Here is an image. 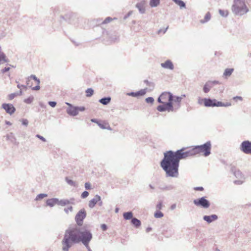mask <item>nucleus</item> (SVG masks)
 Masks as SVG:
<instances>
[{
  "label": "nucleus",
  "instance_id": "55",
  "mask_svg": "<svg viewBox=\"0 0 251 251\" xmlns=\"http://www.w3.org/2000/svg\"><path fill=\"white\" fill-rule=\"evenodd\" d=\"M9 70H10V68L9 67H5L4 68L2 69L1 70V72L2 73H5V72H8V71H9Z\"/></svg>",
  "mask_w": 251,
  "mask_h": 251
},
{
  "label": "nucleus",
  "instance_id": "23",
  "mask_svg": "<svg viewBox=\"0 0 251 251\" xmlns=\"http://www.w3.org/2000/svg\"><path fill=\"white\" fill-rule=\"evenodd\" d=\"M111 100V97H107L100 99V100H99V101L103 105H107L108 103H110Z\"/></svg>",
  "mask_w": 251,
  "mask_h": 251
},
{
  "label": "nucleus",
  "instance_id": "24",
  "mask_svg": "<svg viewBox=\"0 0 251 251\" xmlns=\"http://www.w3.org/2000/svg\"><path fill=\"white\" fill-rule=\"evenodd\" d=\"M234 71V69L233 68H227L225 69L224 74L223 76H225L226 77L230 76L232 73Z\"/></svg>",
  "mask_w": 251,
  "mask_h": 251
},
{
  "label": "nucleus",
  "instance_id": "10",
  "mask_svg": "<svg viewBox=\"0 0 251 251\" xmlns=\"http://www.w3.org/2000/svg\"><path fill=\"white\" fill-rule=\"evenodd\" d=\"M219 101L217 100L213 99H211L210 98H204V105L205 107H218V103Z\"/></svg>",
  "mask_w": 251,
  "mask_h": 251
},
{
  "label": "nucleus",
  "instance_id": "44",
  "mask_svg": "<svg viewBox=\"0 0 251 251\" xmlns=\"http://www.w3.org/2000/svg\"><path fill=\"white\" fill-rule=\"evenodd\" d=\"M73 207L72 206H70L67 208H64V210L65 212L66 213L68 214L69 212H72L73 211Z\"/></svg>",
  "mask_w": 251,
  "mask_h": 251
},
{
  "label": "nucleus",
  "instance_id": "32",
  "mask_svg": "<svg viewBox=\"0 0 251 251\" xmlns=\"http://www.w3.org/2000/svg\"><path fill=\"white\" fill-rule=\"evenodd\" d=\"M85 92H86V96L87 97H90L93 95L94 90L92 88H88L85 91Z\"/></svg>",
  "mask_w": 251,
  "mask_h": 251
},
{
  "label": "nucleus",
  "instance_id": "50",
  "mask_svg": "<svg viewBox=\"0 0 251 251\" xmlns=\"http://www.w3.org/2000/svg\"><path fill=\"white\" fill-rule=\"evenodd\" d=\"M22 124L24 126H27L28 124V121L27 119H23L22 120Z\"/></svg>",
  "mask_w": 251,
  "mask_h": 251
},
{
  "label": "nucleus",
  "instance_id": "42",
  "mask_svg": "<svg viewBox=\"0 0 251 251\" xmlns=\"http://www.w3.org/2000/svg\"><path fill=\"white\" fill-rule=\"evenodd\" d=\"M146 101L148 103L152 104L154 102V99L152 97H148L146 99Z\"/></svg>",
  "mask_w": 251,
  "mask_h": 251
},
{
  "label": "nucleus",
  "instance_id": "45",
  "mask_svg": "<svg viewBox=\"0 0 251 251\" xmlns=\"http://www.w3.org/2000/svg\"><path fill=\"white\" fill-rule=\"evenodd\" d=\"M18 95V94L15 93H12L8 96V98L10 100H13L16 96Z\"/></svg>",
  "mask_w": 251,
  "mask_h": 251
},
{
  "label": "nucleus",
  "instance_id": "25",
  "mask_svg": "<svg viewBox=\"0 0 251 251\" xmlns=\"http://www.w3.org/2000/svg\"><path fill=\"white\" fill-rule=\"evenodd\" d=\"M131 223L135 227H138L141 226V221L136 218L131 219Z\"/></svg>",
  "mask_w": 251,
  "mask_h": 251
},
{
  "label": "nucleus",
  "instance_id": "22",
  "mask_svg": "<svg viewBox=\"0 0 251 251\" xmlns=\"http://www.w3.org/2000/svg\"><path fill=\"white\" fill-rule=\"evenodd\" d=\"M212 88V85H211V83L210 82L207 81L203 86V91L205 93H207L210 91Z\"/></svg>",
  "mask_w": 251,
  "mask_h": 251
},
{
  "label": "nucleus",
  "instance_id": "63",
  "mask_svg": "<svg viewBox=\"0 0 251 251\" xmlns=\"http://www.w3.org/2000/svg\"><path fill=\"white\" fill-rule=\"evenodd\" d=\"M151 230V227H148L146 229V232H149Z\"/></svg>",
  "mask_w": 251,
  "mask_h": 251
},
{
  "label": "nucleus",
  "instance_id": "62",
  "mask_svg": "<svg viewBox=\"0 0 251 251\" xmlns=\"http://www.w3.org/2000/svg\"><path fill=\"white\" fill-rule=\"evenodd\" d=\"M17 87L19 89H21L22 88H26V86L25 85H20L19 84H18L17 85Z\"/></svg>",
  "mask_w": 251,
  "mask_h": 251
},
{
  "label": "nucleus",
  "instance_id": "4",
  "mask_svg": "<svg viewBox=\"0 0 251 251\" xmlns=\"http://www.w3.org/2000/svg\"><path fill=\"white\" fill-rule=\"evenodd\" d=\"M211 143L208 141L202 145L196 146L192 149L194 155L202 153L204 156L207 157L211 154Z\"/></svg>",
  "mask_w": 251,
  "mask_h": 251
},
{
  "label": "nucleus",
  "instance_id": "37",
  "mask_svg": "<svg viewBox=\"0 0 251 251\" xmlns=\"http://www.w3.org/2000/svg\"><path fill=\"white\" fill-rule=\"evenodd\" d=\"M219 14H220V15L222 16V17H226L228 15V12L226 10H223L222 9H220L219 10Z\"/></svg>",
  "mask_w": 251,
  "mask_h": 251
},
{
  "label": "nucleus",
  "instance_id": "14",
  "mask_svg": "<svg viewBox=\"0 0 251 251\" xmlns=\"http://www.w3.org/2000/svg\"><path fill=\"white\" fill-rule=\"evenodd\" d=\"M147 88H145L144 89H141L137 92H131L127 93V95L129 96H131L133 97H138L139 96H142L145 95L147 92Z\"/></svg>",
  "mask_w": 251,
  "mask_h": 251
},
{
  "label": "nucleus",
  "instance_id": "29",
  "mask_svg": "<svg viewBox=\"0 0 251 251\" xmlns=\"http://www.w3.org/2000/svg\"><path fill=\"white\" fill-rule=\"evenodd\" d=\"M176 4L179 6L180 8H185L186 5L184 2L181 0H173Z\"/></svg>",
  "mask_w": 251,
  "mask_h": 251
},
{
  "label": "nucleus",
  "instance_id": "5",
  "mask_svg": "<svg viewBox=\"0 0 251 251\" xmlns=\"http://www.w3.org/2000/svg\"><path fill=\"white\" fill-rule=\"evenodd\" d=\"M193 202L195 205L204 209L208 208L210 205L209 201L204 197L194 200Z\"/></svg>",
  "mask_w": 251,
  "mask_h": 251
},
{
  "label": "nucleus",
  "instance_id": "38",
  "mask_svg": "<svg viewBox=\"0 0 251 251\" xmlns=\"http://www.w3.org/2000/svg\"><path fill=\"white\" fill-rule=\"evenodd\" d=\"M65 180L68 184L73 186H75V182L71 179H70L68 177L65 178Z\"/></svg>",
  "mask_w": 251,
  "mask_h": 251
},
{
  "label": "nucleus",
  "instance_id": "54",
  "mask_svg": "<svg viewBox=\"0 0 251 251\" xmlns=\"http://www.w3.org/2000/svg\"><path fill=\"white\" fill-rule=\"evenodd\" d=\"M209 82H210L211 83V85H212V87L214 85H216V84H219V82L218 81H217V80H214V81H208Z\"/></svg>",
  "mask_w": 251,
  "mask_h": 251
},
{
  "label": "nucleus",
  "instance_id": "20",
  "mask_svg": "<svg viewBox=\"0 0 251 251\" xmlns=\"http://www.w3.org/2000/svg\"><path fill=\"white\" fill-rule=\"evenodd\" d=\"M58 199L57 198H51L48 199L46 201V204L47 206H49L51 207L54 206L55 204H57Z\"/></svg>",
  "mask_w": 251,
  "mask_h": 251
},
{
  "label": "nucleus",
  "instance_id": "19",
  "mask_svg": "<svg viewBox=\"0 0 251 251\" xmlns=\"http://www.w3.org/2000/svg\"><path fill=\"white\" fill-rule=\"evenodd\" d=\"M145 4L146 2L145 1H141L136 4V7L138 8L140 13L141 14H143L145 12Z\"/></svg>",
  "mask_w": 251,
  "mask_h": 251
},
{
  "label": "nucleus",
  "instance_id": "64",
  "mask_svg": "<svg viewBox=\"0 0 251 251\" xmlns=\"http://www.w3.org/2000/svg\"><path fill=\"white\" fill-rule=\"evenodd\" d=\"M29 78H30L29 77H28L27 79H26V84L27 85H29Z\"/></svg>",
  "mask_w": 251,
  "mask_h": 251
},
{
  "label": "nucleus",
  "instance_id": "46",
  "mask_svg": "<svg viewBox=\"0 0 251 251\" xmlns=\"http://www.w3.org/2000/svg\"><path fill=\"white\" fill-rule=\"evenodd\" d=\"M36 137L39 138L41 140H42L43 142H46V139L42 136L39 135V134H36Z\"/></svg>",
  "mask_w": 251,
  "mask_h": 251
},
{
  "label": "nucleus",
  "instance_id": "39",
  "mask_svg": "<svg viewBox=\"0 0 251 251\" xmlns=\"http://www.w3.org/2000/svg\"><path fill=\"white\" fill-rule=\"evenodd\" d=\"M33 99H34L33 97L31 96V97H28L27 99H25L24 100V102L26 103L30 104L32 102V101L33 100Z\"/></svg>",
  "mask_w": 251,
  "mask_h": 251
},
{
  "label": "nucleus",
  "instance_id": "33",
  "mask_svg": "<svg viewBox=\"0 0 251 251\" xmlns=\"http://www.w3.org/2000/svg\"><path fill=\"white\" fill-rule=\"evenodd\" d=\"M218 107H228L231 106V103L228 102H226V103L222 102L221 101H219L217 102Z\"/></svg>",
  "mask_w": 251,
  "mask_h": 251
},
{
  "label": "nucleus",
  "instance_id": "26",
  "mask_svg": "<svg viewBox=\"0 0 251 251\" xmlns=\"http://www.w3.org/2000/svg\"><path fill=\"white\" fill-rule=\"evenodd\" d=\"M123 217L125 220H130L133 218V213L131 211L124 212L123 213Z\"/></svg>",
  "mask_w": 251,
  "mask_h": 251
},
{
  "label": "nucleus",
  "instance_id": "52",
  "mask_svg": "<svg viewBox=\"0 0 251 251\" xmlns=\"http://www.w3.org/2000/svg\"><path fill=\"white\" fill-rule=\"evenodd\" d=\"M132 11H130L129 12H128V13L124 16V19L126 20V19H127L132 14Z\"/></svg>",
  "mask_w": 251,
  "mask_h": 251
},
{
  "label": "nucleus",
  "instance_id": "17",
  "mask_svg": "<svg viewBox=\"0 0 251 251\" xmlns=\"http://www.w3.org/2000/svg\"><path fill=\"white\" fill-rule=\"evenodd\" d=\"M161 66L167 69L173 70L174 69V66L171 60L168 59L165 61L164 63L161 64Z\"/></svg>",
  "mask_w": 251,
  "mask_h": 251
},
{
  "label": "nucleus",
  "instance_id": "57",
  "mask_svg": "<svg viewBox=\"0 0 251 251\" xmlns=\"http://www.w3.org/2000/svg\"><path fill=\"white\" fill-rule=\"evenodd\" d=\"M233 100H242L243 99H242V97H240V96H236V97H234L233 98Z\"/></svg>",
  "mask_w": 251,
  "mask_h": 251
},
{
  "label": "nucleus",
  "instance_id": "18",
  "mask_svg": "<svg viewBox=\"0 0 251 251\" xmlns=\"http://www.w3.org/2000/svg\"><path fill=\"white\" fill-rule=\"evenodd\" d=\"M100 197L98 195H96L93 199L89 201V206L91 208H93L96 203L100 201Z\"/></svg>",
  "mask_w": 251,
  "mask_h": 251
},
{
  "label": "nucleus",
  "instance_id": "27",
  "mask_svg": "<svg viewBox=\"0 0 251 251\" xmlns=\"http://www.w3.org/2000/svg\"><path fill=\"white\" fill-rule=\"evenodd\" d=\"M78 18L76 17V15L75 14H72L70 17V22L72 24L75 25L78 22Z\"/></svg>",
  "mask_w": 251,
  "mask_h": 251
},
{
  "label": "nucleus",
  "instance_id": "3",
  "mask_svg": "<svg viewBox=\"0 0 251 251\" xmlns=\"http://www.w3.org/2000/svg\"><path fill=\"white\" fill-rule=\"evenodd\" d=\"M231 10L232 12L237 16H242L249 11L245 0H233Z\"/></svg>",
  "mask_w": 251,
  "mask_h": 251
},
{
  "label": "nucleus",
  "instance_id": "31",
  "mask_svg": "<svg viewBox=\"0 0 251 251\" xmlns=\"http://www.w3.org/2000/svg\"><path fill=\"white\" fill-rule=\"evenodd\" d=\"M211 18V15L209 12H207L205 15L204 16V19L203 20H201V23H205L210 20Z\"/></svg>",
  "mask_w": 251,
  "mask_h": 251
},
{
  "label": "nucleus",
  "instance_id": "6",
  "mask_svg": "<svg viewBox=\"0 0 251 251\" xmlns=\"http://www.w3.org/2000/svg\"><path fill=\"white\" fill-rule=\"evenodd\" d=\"M156 109L159 112H164L166 111L170 112L175 111V108L174 106H173V103L167 101H163L162 104L159 105Z\"/></svg>",
  "mask_w": 251,
  "mask_h": 251
},
{
  "label": "nucleus",
  "instance_id": "21",
  "mask_svg": "<svg viewBox=\"0 0 251 251\" xmlns=\"http://www.w3.org/2000/svg\"><path fill=\"white\" fill-rule=\"evenodd\" d=\"M159 189L162 191H171L175 188L173 185H160L159 186Z\"/></svg>",
  "mask_w": 251,
  "mask_h": 251
},
{
  "label": "nucleus",
  "instance_id": "58",
  "mask_svg": "<svg viewBox=\"0 0 251 251\" xmlns=\"http://www.w3.org/2000/svg\"><path fill=\"white\" fill-rule=\"evenodd\" d=\"M40 87L39 85L37 84V86H35V87H33V88H32V89L33 90H36V91H37V90H39L40 89Z\"/></svg>",
  "mask_w": 251,
  "mask_h": 251
},
{
  "label": "nucleus",
  "instance_id": "8",
  "mask_svg": "<svg viewBox=\"0 0 251 251\" xmlns=\"http://www.w3.org/2000/svg\"><path fill=\"white\" fill-rule=\"evenodd\" d=\"M240 150L245 154H251V141L249 140L243 141L240 145Z\"/></svg>",
  "mask_w": 251,
  "mask_h": 251
},
{
  "label": "nucleus",
  "instance_id": "11",
  "mask_svg": "<svg viewBox=\"0 0 251 251\" xmlns=\"http://www.w3.org/2000/svg\"><path fill=\"white\" fill-rule=\"evenodd\" d=\"M1 107L5 110L7 113L10 115L13 114L16 111V108L11 103H3Z\"/></svg>",
  "mask_w": 251,
  "mask_h": 251
},
{
  "label": "nucleus",
  "instance_id": "1",
  "mask_svg": "<svg viewBox=\"0 0 251 251\" xmlns=\"http://www.w3.org/2000/svg\"><path fill=\"white\" fill-rule=\"evenodd\" d=\"M184 148L176 151H167L164 153V158L160 162V166L166 173V177H177L180 159L194 156L193 149L183 152Z\"/></svg>",
  "mask_w": 251,
  "mask_h": 251
},
{
  "label": "nucleus",
  "instance_id": "56",
  "mask_svg": "<svg viewBox=\"0 0 251 251\" xmlns=\"http://www.w3.org/2000/svg\"><path fill=\"white\" fill-rule=\"evenodd\" d=\"M194 190L196 191H202L204 190L202 187H196L194 188Z\"/></svg>",
  "mask_w": 251,
  "mask_h": 251
},
{
  "label": "nucleus",
  "instance_id": "59",
  "mask_svg": "<svg viewBox=\"0 0 251 251\" xmlns=\"http://www.w3.org/2000/svg\"><path fill=\"white\" fill-rule=\"evenodd\" d=\"M162 208V203L161 202H159L157 205H156V208L157 209H161Z\"/></svg>",
  "mask_w": 251,
  "mask_h": 251
},
{
  "label": "nucleus",
  "instance_id": "47",
  "mask_svg": "<svg viewBox=\"0 0 251 251\" xmlns=\"http://www.w3.org/2000/svg\"><path fill=\"white\" fill-rule=\"evenodd\" d=\"M85 188L86 190H89L91 189V185L89 182H86L85 183Z\"/></svg>",
  "mask_w": 251,
  "mask_h": 251
},
{
  "label": "nucleus",
  "instance_id": "30",
  "mask_svg": "<svg viewBox=\"0 0 251 251\" xmlns=\"http://www.w3.org/2000/svg\"><path fill=\"white\" fill-rule=\"evenodd\" d=\"M7 138L10 140L11 142L15 145H18V143L17 142L15 137L13 136V133H11L10 135H8Z\"/></svg>",
  "mask_w": 251,
  "mask_h": 251
},
{
  "label": "nucleus",
  "instance_id": "61",
  "mask_svg": "<svg viewBox=\"0 0 251 251\" xmlns=\"http://www.w3.org/2000/svg\"><path fill=\"white\" fill-rule=\"evenodd\" d=\"M176 207V203H174V204H173L171 206V207H170V209L172 210H174Z\"/></svg>",
  "mask_w": 251,
  "mask_h": 251
},
{
  "label": "nucleus",
  "instance_id": "53",
  "mask_svg": "<svg viewBox=\"0 0 251 251\" xmlns=\"http://www.w3.org/2000/svg\"><path fill=\"white\" fill-rule=\"evenodd\" d=\"M101 228L102 229V230L103 231H105L107 230V226H106V225L103 224H102L101 225Z\"/></svg>",
  "mask_w": 251,
  "mask_h": 251
},
{
  "label": "nucleus",
  "instance_id": "2",
  "mask_svg": "<svg viewBox=\"0 0 251 251\" xmlns=\"http://www.w3.org/2000/svg\"><path fill=\"white\" fill-rule=\"evenodd\" d=\"M93 238L90 230L78 227L67 229L61 241L62 251H69L74 244L81 242L88 251H92L89 243Z\"/></svg>",
  "mask_w": 251,
  "mask_h": 251
},
{
  "label": "nucleus",
  "instance_id": "34",
  "mask_svg": "<svg viewBox=\"0 0 251 251\" xmlns=\"http://www.w3.org/2000/svg\"><path fill=\"white\" fill-rule=\"evenodd\" d=\"M160 0H151L150 5L151 7H156L159 3Z\"/></svg>",
  "mask_w": 251,
  "mask_h": 251
},
{
  "label": "nucleus",
  "instance_id": "12",
  "mask_svg": "<svg viewBox=\"0 0 251 251\" xmlns=\"http://www.w3.org/2000/svg\"><path fill=\"white\" fill-rule=\"evenodd\" d=\"M182 99V98L181 97L174 96L173 95L172 103L173 106H174L175 108V111L179 108Z\"/></svg>",
  "mask_w": 251,
  "mask_h": 251
},
{
  "label": "nucleus",
  "instance_id": "28",
  "mask_svg": "<svg viewBox=\"0 0 251 251\" xmlns=\"http://www.w3.org/2000/svg\"><path fill=\"white\" fill-rule=\"evenodd\" d=\"M234 176L239 179H244V177L242 172L240 170H236L234 172Z\"/></svg>",
  "mask_w": 251,
  "mask_h": 251
},
{
  "label": "nucleus",
  "instance_id": "7",
  "mask_svg": "<svg viewBox=\"0 0 251 251\" xmlns=\"http://www.w3.org/2000/svg\"><path fill=\"white\" fill-rule=\"evenodd\" d=\"M86 216V212L84 209L80 210L75 217V221L77 225L81 226L83 224V220Z\"/></svg>",
  "mask_w": 251,
  "mask_h": 251
},
{
  "label": "nucleus",
  "instance_id": "60",
  "mask_svg": "<svg viewBox=\"0 0 251 251\" xmlns=\"http://www.w3.org/2000/svg\"><path fill=\"white\" fill-rule=\"evenodd\" d=\"M157 101L159 102V103H163V101L162 98H161V95L157 99Z\"/></svg>",
  "mask_w": 251,
  "mask_h": 251
},
{
  "label": "nucleus",
  "instance_id": "36",
  "mask_svg": "<svg viewBox=\"0 0 251 251\" xmlns=\"http://www.w3.org/2000/svg\"><path fill=\"white\" fill-rule=\"evenodd\" d=\"M163 214L160 211H157L155 212L154 216L156 218H160L163 217Z\"/></svg>",
  "mask_w": 251,
  "mask_h": 251
},
{
  "label": "nucleus",
  "instance_id": "48",
  "mask_svg": "<svg viewBox=\"0 0 251 251\" xmlns=\"http://www.w3.org/2000/svg\"><path fill=\"white\" fill-rule=\"evenodd\" d=\"M48 103L52 107H54L56 105V102L55 101H50Z\"/></svg>",
  "mask_w": 251,
  "mask_h": 251
},
{
  "label": "nucleus",
  "instance_id": "16",
  "mask_svg": "<svg viewBox=\"0 0 251 251\" xmlns=\"http://www.w3.org/2000/svg\"><path fill=\"white\" fill-rule=\"evenodd\" d=\"M74 201V198L71 199L70 200L67 199H62L59 200L58 199L57 204L62 206H64L69 204H75Z\"/></svg>",
  "mask_w": 251,
  "mask_h": 251
},
{
  "label": "nucleus",
  "instance_id": "40",
  "mask_svg": "<svg viewBox=\"0 0 251 251\" xmlns=\"http://www.w3.org/2000/svg\"><path fill=\"white\" fill-rule=\"evenodd\" d=\"M29 77L30 78H32L34 80H35L37 84L39 85L40 84V79H38L35 75H31Z\"/></svg>",
  "mask_w": 251,
  "mask_h": 251
},
{
  "label": "nucleus",
  "instance_id": "13",
  "mask_svg": "<svg viewBox=\"0 0 251 251\" xmlns=\"http://www.w3.org/2000/svg\"><path fill=\"white\" fill-rule=\"evenodd\" d=\"M161 98L163 101L172 103L173 94L170 92H164L161 94Z\"/></svg>",
  "mask_w": 251,
  "mask_h": 251
},
{
  "label": "nucleus",
  "instance_id": "15",
  "mask_svg": "<svg viewBox=\"0 0 251 251\" xmlns=\"http://www.w3.org/2000/svg\"><path fill=\"white\" fill-rule=\"evenodd\" d=\"M218 217L216 214H212L211 215H204L203 217L204 221H206L208 224H210L212 222L217 220Z\"/></svg>",
  "mask_w": 251,
  "mask_h": 251
},
{
  "label": "nucleus",
  "instance_id": "9",
  "mask_svg": "<svg viewBox=\"0 0 251 251\" xmlns=\"http://www.w3.org/2000/svg\"><path fill=\"white\" fill-rule=\"evenodd\" d=\"M85 110L84 106H73L71 107H68L67 109V113L70 116H75L78 115L79 111H83Z\"/></svg>",
  "mask_w": 251,
  "mask_h": 251
},
{
  "label": "nucleus",
  "instance_id": "41",
  "mask_svg": "<svg viewBox=\"0 0 251 251\" xmlns=\"http://www.w3.org/2000/svg\"><path fill=\"white\" fill-rule=\"evenodd\" d=\"M112 20H113L112 18H111L110 17H108L106 18L102 22V24H106L110 23Z\"/></svg>",
  "mask_w": 251,
  "mask_h": 251
},
{
  "label": "nucleus",
  "instance_id": "43",
  "mask_svg": "<svg viewBox=\"0 0 251 251\" xmlns=\"http://www.w3.org/2000/svg\"><path fill=\"white\" fill-rule=\"evenodd\" d=\"M89 195V192L88 191H84L81 195V197L82 199L86 198Z\"/></svg>",
  "mask_w": 251,
  "mask_h": 251
},
{
  "label": "nucleus",
  "instance_id": "35",
  "mask_svg": "<svg viewBox=\"0 0 251 251\" xmlns=\"http://www.w3.org/2000/svg\"><path fill=\"white\" fill-rule=\"evenodd\" d=\"M47 196H48V195L46 194H38L36 196V197L35 198V200L36 201H40V200H41L42 199H43V198L47 197Z\"/></svg>",
  "mask_w": 251,
  "mask_h": 251
},
{
  "label": "nucleus",
  "instance_id": "51",
  "mask_svg": "<svg viewBox=\"0 0 251 251\" xmlns=\"http://www.w3.org/2000/svg\"><path fill=\"white\" fill-rule=\"evenodd\" d=\"M243 183V180H236L234 181V183L236 185H241Z\"/></svg>",
  "mask_w": 251,
  "mask_h": 251
},
{
  "label": "nucleus",
  "instance_id": "49",
  "mask_svg": "<svg viewBox=\"0 0 251 251\" xmlns=\"http://www.w3.org/2000/svg\"><path fill=\"white\" fill-rule=\"evenodd\" d=\"M204 98H201L199 97L198 99V103L200 105H201L202 103L204 104Z\"/></svg>",
  "mask_w": 251,
  "mask_h": 251
}]
</instances>
